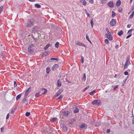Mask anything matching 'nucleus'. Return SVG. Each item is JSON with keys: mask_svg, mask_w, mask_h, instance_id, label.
<instances>
[{"mask_svg": "<svg viewBox=\"0 0 134 134\" xmlns=\"http://www.w3.org/2000/svg\"><path fill=\"white\" fill-rule=\"evenodd\" d=\"M34 21L33 19L29 20L27 23V25L26 26L27 27H32L33 25V24Z\"/></svg>", "mask_w": 134, "mask_h": 134, "instance_id": "f257e3e1", "label": "nucleus"}, {"mask_svg": "<svg viewBox=\"0 0 134 134\" xmlns=\"http://www.w3.org/2000/svg\"><path fill=\"white\" fill-rule=\"evenodd\" d=\"M34 46V44H30L28 48V52L30 53H33L34 51L32 49V47Z\"/></svg>", "mask_w": 134, "mask_h": 134, "instance_id": "f03ea898", "label": "nucleus"}, {"mask_svg": "<svg viewBox=\"0 0 134 134\" xmlns=\"http://www.w3.org/2000/svg\"><path fill=\"white\" fill-rule=\"evenodd\" d=\"M75 43L79 46H82L85 47V48H87V46L83 43H81L80 42L77 41H75Z\"/></svg>", "mask_w": 134, "mask_h": 134, "instance_id": "7ed1b4c3", "label": "nucleus"}, {"mask_svg": "<svg viewBox=\"0 0 134 134\" xmlns=\"http://www.w3.org/2000/svg\"><path fill=\"white\" fill-rule=\"evenodd\" d=\"M101 102L99 100H96L93 101L92 103L93 104H95L97 105H99L100 104Z\"/></svg>", "mask_w": 134, "mask_h": 134, "instance_id": "20e7f679", "label": "nucleus"}, {"mask_svg": "<svg viewBox=\"0 0 134 134\" xmlns=\"http://www.w3.org/2000/svg\"><path fill=\"white\" fill-rule=\"evenodd\" d=\"M105 35L107 38L109 40H112L113 38L111 33L109 34H105Z\"/></svg>", "mask_w": 134, "mask_h": 134, "instance_id": "39448f33", "label": "nucleus"}, {"mask_svg": "<svg viewBox=\"0 0 134 134\" xmlns=\"http://www.w3.org/2000/svg\"><path fill=\"white\" fill-rule=\"evenodd\" d=\"M116 21L114 19H112L110 22V24L112 26H115L116 25Z\"/></svg>", "mask_w": 134, "mask_h": 134, "instance_id": "423d86ee", "label": "nucleus"}, {"mask_svg": "<svg viewBox=\"0 0 134 134\" xmlns=\"http://www.w3.org/2000/svg\"><path fill=\"white\" fill-rule=\"evenodd\" d=\"M63 91V90L62 89H60L58 90V92L56 93L54 96V97H57Z\"/></svg>", "mask_w": 134, "mask_h": 134, "instance_id": "0eeeda50", "label": "nucleus"}, {"mask_svg": "<svg viewBox=\"0 0 134 134\" xmlns=\"http://www.w3.org/2000/svg\"><path fill=\"white\" fill-rule=\"evenodd\" d=\"M59 65L58 64H56L54 65L52 68L53 71H55L57 70L59 67Z\"/></svg>", "mask_w": 134, "mask_h": 134, "instance_id": "6e6552de", "label": "nucleus"}, {"mask_svg": "<svg viewBox=\"0 0 134 134\" xmlns=\"http://www.w3.org/2000/svg\"><path fill=\"white\" fill-rule=\"evenodd\" d=\"M129 59L127 58L124 65V69H126L127 68L128 65L129 64Z\"/></svg>", "mask_w": 134, "mask_h": 134, "instance_id": "1a4fd4ad", "label": "nucleus"}, {"mask_svg": "<svg viewBox=\"0 0 134 134\" xmlns=\"http://www.w3.org/2000/svg\"><path fill=\"white\" fill-rule=\"evenodd\" d=\"M108 5L111 8H113L114 7L113 2L112 1L109 2L108 3Z\"/></svg>", "mask_w": 134, "mask_h": 134, "instance_id": "9d476101", "label": "nucleus"}, {"mask_svg": "<svg viewBox=\"0 0 134 134\" xmlns=\"http://www.w3.org/2000/svg\"><path fill=\"white\" fill-rule=\"evenodd\" d=\"M69 114V112L68 111H64L62 113V115L65 116H67Z\"/></svg>", "mask_w": 134, "mask_h": 134, "instance_id": "9b49d317", "label": "nucleus"}, {"mask_svg": "<svg viewBox=\"0 0 134 134\" xmlns=\"http://www.w3.org/2000/svg\"><path fill=\"white\" fill-rule=\"evenodd\" d=\"M121 3V2L120 0H118L117 1L116 4V5L117 7H118L119 6Z\"/></svg>", "mask_w": 134, "mask_h": 134, "instance_id": "f8f14e48", "label": "nucleus"}, {"mask_svg": "<svg viewBox=\"0 0 134 134\" xmlns=\"http://www.w3.org/2000/svg\"><path fill=\"white\" fill-rule=\"evenodd\" d=\"M57 86L58 87H60L61 86L62 84L61 81L59 80H58V82L57 83Z\"/></svg>", "mask_w": 134, "mask_h": 134, "instance_id": "ddd939ff", "label": "nucleus"}, {"mask_svg": "<svg viewBox=\"0 0 134 134\" xmlns=\"http://www.w3.org/2000/svg\"><path fill=\"white\" fill-rule=\"evenodd\" d=\"M123 34V32L122 30H121L120 31H119L118 33V35L120 36L122 35Z\"/></svg>", "mask_w": 134, "mask_h": 134, "instance_id": "4468645a", "label": "nucleus"}, {"mask_svg": "<svg viewBox=\"0 0 134 134\" xmlns=\"http://www.w3.org/2000/svg\"><path fill=\"white\" fill-rule=\"evenodd\" d=\"M22 95V93H20V94L18 95L16 97V99L17 100L18 99H19L21 97Z\"/></svg>", "mask_w": 134, "mask_h": 134, "instance_id": "2eb2a0df", "label": "nucleus"}, {"mask_svg": "<svg viewBox=\"0 0 134 134\" xmlns=\"http://www.w3.org/2000/svg\"><path fill=\"white\" fill-rule=\"evenodd\" d=\"M51 45L50 44H48L44 48V49L45 50H46L47 48H48L49 47L51 46Z\"/></svg>", "mask_w": 134, "mask_h": 134, "instance_id": "dca6fc26", "label": "nucleus"}, {"mask_svg": "<svg viewBox=\"0 0 134 134\" xmlns=\"http://www.w3.org/2000/svg\"><path fill=\"white\" fill-rule=\"evenodd\" d=\"M134 15V11H133L132 13L131 14L130 16L129 19H132Z\"/></svg>", "mask_w": 134, "mask_h": 134, "instance_id": "f3484780", "label": "nucleus"}, {"mask_svg": "<svg viewBox=\"0 0 134 134\" xmlns=\"http://www.w3.org/2000/svg\"><path fill=\"white\" fill-rule=\"evenodd\" d=\"M46 72L47 74H49L50 71V68L49 67H47L46 69Z\"/></svg>", "mask_w": 134, "mask_h": 134, "instance_id": "a211bd4d", "label": "nucleus"}, {"mask_svg": "<svg viewBox=\"0 0 134 134\" xmlns=\"http://www.w3.org/2000/svg\"><path fill=\"white\" fill-rule=\"evenodd\" d=\"M132 31H134V29H132L129 30L128 31L127 34H132L131 32Z\"/></svg>", "mask_w": 134, "mask_h": 134, "instance_id": "6ab92c4d", "label": "nucleus"}, {"mask_svg": "<svg viewBox=\"0 0 134 134\" xmlns=\"http://www.w3.org/2000/svg\"><path fill=\"white\" fill-rule=\"evenodd\" d=\"M79 109L77 108H76L74 110V112L75 113H77L79 112Z\"/></svg>", "mask_w": 134, "mask_h": 134, "instance_id": "aec40b11", "label": "nucleus"}, {"mask_svg": "<svg viewBox=\"0 0 134 134\" xmlns=\"http://www.w3.org/2000/svg\"><path fill=\"white\" fill-rule=\"evenodd\" d=\"M86 75L85 73H84L83 74V77L82 78V79L83 80L85 81L86 80Z\"/></svg>", "mask_w": 134, "mask_h": 134, "instance_id": "412c9836", "label": "nucleus"}, {"mask_svg": "<svg viewBox=\"0 0 134 134\" xmlns=\"http://www.w3.org/2000/svg\"><path fill=\"white\" fill-rule=\"evenodd\" d=\"M42 91L43 92L42 93L43 94H46L47 92V90L45 88L43 89L42 90Z\"/></svg>", "mask_w": 134, "mask_h": 134, "instance_id": "4be33fe9", "label": "nucleus"}, {"mask_svg": "<svg viewBox=\"0 0 134 134\" xmlns=\"http://www.w3.org/2000/svg\"><path fill=\"white\" fill-rule=\"evenodd\" d=\"M80 1L81 2H82L83 4L84 5H86V3L85 0H82V1L81 0H80Z\"/></svg>", "mask_w": 134, "mask_h": 134, "instance_id": "5701e85b", "label": "nucleus"}, {"mask_svg": "<svg viewBox=\"0 0 134 134\" xmlns=\"http://www.w3.org/2000/svg\"><path fill=\"white\" fill-rule=\"evenodd\" d=\"M26 98L27 97H24V98L23 99V100L22 101V103H25L26 104H27L25 103V102L27 101V100L26 99Z\"/></svg>", "mask_w": 134, "mask_h": 134, "instance_id": "b1692460", "label": "nucleus"}, {"mask_svg": "<svg viewBox=\"0 0 134 134\" xmlns=\"http://www.w3.org/2000/svg\"><path fill=\"white\" fill-rule=\"evenodd\" d=\"M62 129L65 131L67 130V128L66 126L64 125H63L62 127Z\"/></svg>", "mask_w": 134, "mask_h": 134, "instance_id": "393cba45", "label": "nucleus"}, {"mask_svg": "<svg viewBox=\"0 0 134 134\" xmlns=\"http://www.w3.org/2000/svg\"><path fill=\"white\" fill-rule=\"evenodd\" d=\"M95 93V91L93 90V91H92L91 92L89 93V94L91 96H92L93 94H94Z\"/></svg>", "mask_w": 134, "mask_h": 134, "instance_id": "a878e982", "label": "nucleus"}, {"mask_svg": "<svg viewBox=\"0 0 134 134\" xmlns=\"http://www.w3.org/2000/svg\"><path fill=\"white\" fill-rule=\"evenodd\" d=\"M57 119V118H53L51 120V121L52 122H54L56 121Z\"/></svg>", "mask_w": 134, "mask_h": 134, "instance_id": "bb28decb", "label": "nucleus"}, {"mask_svg": "<svg viewBox=\"0 0 134 134\" xmlns=\"http://www.w3.org/2000/svg\"><path fill=\"white\" fill-rule=\"evenodd\" d=\"M41 94H40V92H39L36 94L35 95V96L36 97H37L41 96Z\"/></svg>", "mask_w": 134, "mask_h": 134, "instance_id": "cd10ccee", "label": "nucleus"}, {"mask_svg": "<svg viewBox=\"0 0 134 134\" xmlns=\"http://www.w3.org/2000/svg\"><path fill=\"white\" fill-rule=\"evenodd\" d=\"M31 87H30L27 89L26 90L25 92H29L31 91L30 89H31Z\"/></svg>", "mask_w": 134, "mask_h": 134, "instance_id": "c85d7f7f", "label": "nucleus"}, {"mask_svg": "<svg viewBox=\"0 0 134 134\" xmlns=\"http://www.w3.org/2000/svg\"><path fill=\"white\" fill-rule=\"evenodd\" d=\"M31 87H30L27 89L26 90L25 92H29L31 91L30 89H31Z\"/></svg>", "mask_w": 134, "mask_h": 134, "instance_id": "c756f323", "label": "nucleus"}, {"mask_svg": "<svg viewBox=\"0 0 134 134\" xmlns=\"http://www.w3.org/2000/svg\"><path fill=\"white\" fill-rule=\"evenodd\" d=\"M112 16L113 18H114V17L115 16V15H116V13H115V12H114L113 11H112Z\"/></svg>", "mask_w": 134, "mask_h": 134, "instance_id": "7c9ffc66", "label": "nucleus"}, {"mask_svg": "<svg viewBox=\"0 0 134 134\" xmlns=\"http://www.w3.org/2000/svg\"><path fill=\"white\" fill-rule=\"evenodd\" d=\"M59 43L58 42H57L55 43V47L57 48H58L59 47Z\"/></svg>", "mask_w": 134, "mask_h": 134, "instance_id": "2f4dec72", "label": "nucleus"}, {"mask_svg": "<svg viewBox=\"0 0 134 134\" xmlns=\"http://www.w3.org/2000/svg\"><path fill=\"white\" fill-rule=\"evenodd\" d=\"M81 59L82 63H83L84 62V58L82 56H81Z\"/></svg>", "mask_w": 134, "mask_h": 134, "instance_id": "473e14b6", "label": "nucleus"}, {"mask_svg": "<svg viewBox=\"0 0 134 134\" xmlns=\"http://www.w3.org/2000/svg\"><path fill=\"white\" fill-rule=\"evenodd\" d=\"M36 7H37L38 8H39L41 6L40 5L38 4H36L35 5Z\"/></svg>", "mask_w": 134, "mask_h": 134, "instance_id": "72a5a7b5", "label": "nucleus"}, {"mask_svg": "<svg viewBox=\"0 0 134 134\" xmlns=\"http://www.w3.org/2000/svg\"><path fill=\"white\" fill-rule=\"evenodd\" d=\"M106 31L107 32V33H106V34H109L110 33V32H109L108 29V28L107 27L106 29Z\"/></svg>", "mask_w": 134, "mask_h": 134, "instance_id": "f704fd0d", "label": "nucleus"}, {"mask_svg": "<svg viewBox=\"0 0 134 134\" xmlns=\"http://www.w3.org/2000/svg\"><path fill=\"white\" fill-rule=\"evenodd\" d=\"M30 115V113L28 112H26L25 114V115L26 116H29Z\"/></svg>", "mask_w": 134, "mask_h": 134, "instance_id": "c9c22d12", "label": "nucleus"}, {"mask_svg": "<svg viewBox=\"0 0 134 134\" xmlns=\"http://www.w3.org/2000/svg\"><path fill=\"white\" fill-rule=\"evenodd\" d=\"M107 0H102L101 2L103 4L105 3L107 1Z\"/></svg>", "mask_w": 134, "mask_h": 134, "instance_id": "e433bc0d", "label": "nucleus"}, {"mask_svg": "<svg viewBox=\"0 0 134 134\" xmlns=\"http://www.w3.org/2000/svg\"><path fill=\"white\" fill-rule=\"evenodd\" d=\"M29 92H25V93L24 96V97H27L28 95Z\"/></svg>", "mask_w": 134, "mask_h": 134, "instance_id": "4c0bfd02", "label": "nucleus"}, {"mask_svg": "<svg viewBox=\"0 0 134 134\" xmlns=\"http://www.w3.org/2000/svg\"><path fill=\"white\" fill-rule=\"evenodd\" d=\"M45 52L44 53H41L43 57L46 56H47V54L46 53H45Z\"/></svg>", "mask_w": 134, "mask_h": 134, "instance_id": "58836bf2", "label": "nucleus"}, {"mask_svg": "<svg viewBox=\"0 0 134 134\" xmlns=\"http://www.w3.org/2000/svg\"><path fill=\"white\" fill-rule=\"evenodd\" d=\"M104 42H105L106 43H107L108 44H109V41L108 40V39H105L104 40Z\"/></svg>", "mask_w": 134, "mask_h": 134, "instance_id": "ea45409f", "label": "nucleus"}, {"mask_svg": "<svg viewBox=\"0 0 134 134\" xmlns=\"http://www.w3.org/2000/svg\"><path fill=\"white\" fill-rule=\"evenodd\" d=\"M85 124H82L80 126V127L81 128H83L85 127Z\"/></svg>", "mask_w": 134, "mask_h": 134, "instance_id": "a19ab883", "label": "nucleus"}, {"mask_svg": "<svg viewBox=\"0 0 134 134\" xmlns=\"http://www.w3.org/2000/svg\"><path fill=\"white\" fill-rule=\"evenodd\" d=\"M3 7L2 6L1 7H0V14L1 13L2 10L3 9Z\"/></svg>", "mask_w": 134, "mask_h": 134, "instance_id": "79ce46f5", "label": "nucleus"}, {"mask_svg": "<svg viewBox=\"0 0 134 134\" xmlns=\"http://www.w3.org/2000/svg\"><path fill=\"white\" fill-rule=\"evenodd\" d=\"M90 87V86H88L87 87H86L85 89L84 90H83V92H84L86 90H87L88 88H89Z\"/></svg>", "mask_w": 134, "mask_h": 134, "instance_id": "37998d69", "label": "nucleus"}, {"mask_svg": "<svg viewBox=\"0 0 134 134\" xmlns=\"http://www.w3.org/2000/svg\"><path fill=\"white\" fill-rule=\"evenodd\" d=\"M15 109H14V108L11 111V114H13L15 111Z\"/></svg>", "mask_w": 134, "mask_h": 134, "instance_id": "c03bdc74", "label": "nucleus"}, {"mask_svg": "<svg viewBox=\"0 0 134 134\" xmlns=\"http://www.w3.org/2000/svg\"><path fill=\"white\" fill-rule=\"evenodd\" d=\"M86 39L88 41V40H90L89 39V37L88 36L87 34H86Z\"/></svg>", "mask_w": 134, "mask_h": 134, "instance_id": "a18cd8bd", "label": "nucleus"}, {"mask_svg": "<svg viewBox=\"0 0 134 134\" xmlns=\"http://www.w3.org/2000/svg\"><path fill=\"white\" fill-rule=\"evenodd\" d=\"M90 23H91V25L92 27H93V22L92 21V19L91 20Z\"/></svg>", "mask_w": 134, "mask_h": 134, "instance_id": "49530a36", "label": "nucleus"}, {"mask_svg": "<svg viewBox=\"0 0 134 134\" xmlns=\"http://www.w3.org/2000/svg\"><path fill=\"white\" fill-rule=\"evenodd\" d=\"M51 60H58V59L56 58H51Z\"/></svg>", "mask_w": 134, "mask_h": 134, "instance_id": "de8ad7c7", "label": "nucleus"}, {"mask_svg": "<svg viewBox=\"0 0 134 134\" xmlns=\"http://www.w3.org/2000/svg\"><path fill=\"white\" fill-rule=\"evenodd\" d=\"M122 10V8H120L118 10V11L120 12H121Z\"/></svg>", "mask_w": 134, "mask_h": 134, "instance_id": "09e8293b", "label": "nucleus"}, {"mask_svg": "<svg viewBox=\"0 0 134 134\" xmlns=\"http://www.w3.org/2000/svg\"><path fill=\"white\" fill-rule=\"evenodd\" d=\"M132 36V34H129V35L127 36L126 37V39H128L130 37Z\"/></svg>", "mask_w": 134, "mask_h": 134, "instance_id": "8fccbe9b", "label": "nucleus"}, {"mask_svg": "<svg viewBox=\"0 0 134 134\" xmlns=\"http://www.w3.org/2000/svg\"><path fill=\"white\" fill-rule=\"evenodd\" d=\"M63 96H62V95H61L60 96L58 97V99H62V98H63Z\"/></svg>", "mask_w": 134, "mask_h": 134, "instance_id": "3c124183", "label": "nucleus"}, {"mask_svg": "<svg viewBox=\"0 0 134 134\" xmlns=\"http://www.w3.org/2000/svg\"><path fill=\"white\" fill-rule=\"evenodd\" d=\"M124 74L125 75H128L129 73L127 71H125L124 72Z\"/></svg>", "mask_w": 134, "mask_h": 134, "instance_id": "603ef678", "label": "nucleus"}, {"mask_svg": "<svg viewBox=\"0 0 134 134\" xmlns=\"http://www.w3.org/2000/svg\"><path fill=\"white\" fill-rule=\"evenodd\" d=\"M17 85L16 83V81H14V87H16L17 86Z\"/></svg>", "mask_w": 134, "mask_h": 134, "instance_id": "864d4df0", "label": "nucleus"}, {"mask_svg": "<svg viewBox=\"0 0 134 134\" xmlns=\"http://www.w3.org/2000/svg\"><path fill=\"white\" fill-rule=\"evenodd\" d=\"M9 113H8L7 114V115L6 116V119H8L9 118Z\"/></svg>", "mask_w": 134, "mask_h": 134, "instance_id": "5fc2aeb1", "label": "nucleus"}, {"mask_svg": "<svg viewBox=\"0 0 134 134\" xmlns=\"http://www.w3.org/2000/svg\"><path fill=\"white\" fill-rule=\"evenodd\" d=\"M89 2L91 4H93L94 3V1H93V0H90L89 1Z\"/></svg>", "mask_w": 134, "mask_h": 134, "instance_id": "6e6d98bb", "label": "nucleus"}, {"mask_svg": "<svg viewBox=\"0 0 134 134\" xmlns=\"http://www.w3.org/2000/svg\"><path fill=\"white\" fill-rule=\"evenodd\" d=\"M131 24H128L127 26V28H130L131 26Z\"/></svg>", "mask_w": 134, "mask_h": 134, "instance_id": "4d7b16f0", "label": "nucleus"}, {"mask_svg": "<svg viewBox=\"0 0 134 134\" xmlns=\"http://www.w3.org/2000/svg\"><path fill=\"white\" fill-rule=\"evenodd\" d=\"M45 53H46L47 54V55L48 54H49V52L48 51H46L45 52Z\"/></svg>", "mask_w": 134, "mask_h": 134, "instance_id": "13d9d810", "label": "nucleus"}, {"mask_svg": "<svg viewBox=\"0 0 134 134\" xmlns=\"http://www.w3.org/2000/svg\"><path fill=\"white\" fill-rule=\"evenodd\" d=\"M110 130L109 129H108L107 130V133H108L109 132H110Z\"/></svg>", "mask_w": 134, "mask_h": 134, "instance_id": "bf43d9fd", "label": "nucleus"}, {"mask_svg": "<svg viewBox=\"0 0 134 134\" xmlns=\"http://www.w3.org/2000/svg\"><path fill=\"white\" fill-rule=\"evenodd\" d=\"M65 80H66V81L68 82V83H70V82L69 81L68 79H65Z\"/></svg>", "mask_w": 134, "mask_h": 134, "instance_id": "052dcab7", "label": "nucleus"}, {"mask_svg": "<svg viewBox=\"0 0 134 134\" xmlns=\"http://www.w3.org/2000/svg\"><path fill=\"white\" fill-rule=\"evenodd\" d=\"M118 85H116V86L114 87V89H115L116 88H118Z\"/></svg>", "mask_w": 134, "mask_h": 134, "instance_id": "680f3d73", "label": "nucleus"}, {"mask_svg": "<svg viewBox=\"0 0 134 134\" xmlns=\"http://www.w3.org/2000/svg\"><path fill=\"white\" fill-rule=\"evenodd\" d=\"M4 129V128L3 127H2L1 128V132H3V130Z\"/></svg>", "mask_w": 134, "mask_h": 134, "instance_id": "e2e57ef3", "label": "nucleus"}, {"mask_svg": "<svg viewBox=\"0 0 134 134\" xmlns=\"http://www.w3.org/2000/svg\"><path fill=\"white\" fill-rule=\"evenodd\" d=\"M86 14L87 15V17H90V15L88 13H86Z\"/></svg>", "mask_w": 134, "mask_h": 134, "instance_id": "0e129e2a", "label": "nucleus"}, {"mask_svg": "<svg viewBox=\"0 0 134 134\" xmlns=\"http://www.w3.org/2000/svg\"><path fill=\"white\" fill-rule=\"evenodd\" d=\"M31 2H34L35 1V0H29Z\"/></svg>", "mask_w": 134, "mask_h": 134, "instance_id": "69168bd1", "label": "nucleus"}, {"mask_svg": "<svg viewBox=\"0 0 134 134\" xmlns=\"http://www.w3.org/2000/svg\"><path fill=\"white\" fill-rule=\"evenodd\" d=\"M118 45H116V46H115V47L116 48H118Z\"/></svg>", "mask_w": 134, "mask_h": 134, "instance_id": "338daca9", "label": "nucleus"}, {"mask_svg": "<svg viewBox=\"0 0 134 134\" xmlns=\"http://www.w3.org/2000/svg\"><path fill=\"white\" fill-rule=\"evenodd\" d=\"M88 41L90 43H92V42L90 40H88Z\"/></svg>", "mask_w": 134, "mask_h": 134, "instance_id": "774afa93", "label": "nucleus"}]
</instances>
